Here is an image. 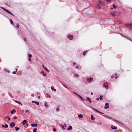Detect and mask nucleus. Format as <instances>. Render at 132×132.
<instances>
[{
    "instance_id": "f257e3e1",
    "label": "nucleus",
    "mask_w": 132,
    "mask_h": 132,
    "mask_svg": "<svg viewBox=\"0 0 132 132\" xmlns=\"http://www.w3.org/2000/svg\"><path fill=\"white\" fill-rule=\"evenodd\" d=\"M67 37L70 40H72L73 39V37L72 35H68Z\"/></svg>"
},
{
    "instance_id": "f03ea898",
    "label": "nucleus",
    "mask_w": 132,
    "mask_h": 132,
    "mask_svg": "<svg viewBox=\"0 0 132 132\" xmlns=\"http://www.w3.org/2000/svg\"><path fill=\"white\" fill-rule=\"evenodd\" d=\"M109 103H106L105 104V105L106 106H105L104 107V109H106L107 108H109Z\"/></svg>"
},
{
    "instance_id": "7ed1b4c3",
    "label": "nucleus",
    "mask_w": 132,
    "mask_h": 132,
    "mask_svg": "<svg viewBox=\"0 0 132 132\" xmlns=\"http://www.w3.org/2000/svg\"><path fill=\"white\" fill-rule=\"evenodd\" d=\"M125 26L128 28H130L132 27L131 24H125Z\"/></svg>"
},
{
    "instance_id": "20e7f679",
    "label": "nucleus",
    "mask_w": 132,
    "mask_h": 132,
    "mask_svg": "<svg viewBox=\"0 0 132 132\" xmlns=\"http://www.w3.org/2000/svg\"><path fill=\"white\" fill-rule=\"evenodd\" d=\"M10 126L11 128L14 127L15 126V124L13 122H12L10 125Z\"/></svg>"
},
{
    "instance_id": "39448f33",
    "label": "nucleus",
    "mask_w": 132,
    "mask_h": 132,
    "mask_svg": "<svg viewBox=\"0 0 132 132\" xmlns=\"http://www.w3.org/2000/svg\"><path fill=\"white\" fill-rule=\"evenodd\" d=\"M87 80L90 83L92 82V81H93V78L92 77H90L89 78H87Z\"/></svg>"
},
{
    "instance_id": "423d86ee",
    "label": "nucleus",
    "mask_w": 132,
    "mask_h": 132,
    "mask_svg": "<svg viewBox=\"0 0 132 132\" xmlns=\"http://www.w3.org/2000/svg\"><path fill=\"white\" fill-rule=\"evenodd\" d=\"M74 94H76L78 97H79L82 100H83V101H84L83 99V98L81 96L76 93H74Z\"/></svg>"
},
{
    "instance_id": "0eeeda50",
    "label": "nucleus",
    "mask_w": 132,
    "mask_h": 132,
    "mask_svg": "<svg viewBox=\"0 0 132 132\" xmlns=\"http://www.w3.org/2000/svg\"><path fill=\"white\" fill-rule=\"evenodd\" d=\"M107 83L106 82H105L103 85V86L104 87L106 88V89H108L109 88L108 87V84L105 85V84H107Z\"/></svg>"
},
{
    "instance_id": "6e6552de",
    "label": "nucleus",
    "mask_w": 132,
    "mask_h": 132,
    "mask_svg": "<svg viewBox=\"0 0 132 132\" xmlns=\"http://www.w3.org/2000/svg\"><path fill=\"white\" fill-rule=\"evenodd\" d=\"M99 3L101 5H105V3L103 1H100Z\"/></svg>"
},
{
    "instance_id": "1a4fd4ad",
    "label": "nucleus",
    "mask_w": 132,
    "mask_h": 132,
    "mask_svg": "<svg viewBox=\"0 0 132 132\" xmlns=\"http://www.w3.org/2000/svg\"><path fill=\"white\" fill-rule=\"evenodd\" d=\"M110 14L111 15L113 16H115L116 14V12H111L110 13Z\"/></svg>"
},
{
    "instance_id": "9d476101",
    "label": "nucleus",
    "mask_w": 132,
    "mask_h": 132,
    "mask_svg": "<svg viewBox=\"0 0 132 132\" xmlns=\"http://www.w3.org/2000/svg\"><path fill=\"white\" fill-rule=\"evenodd\" d=\"M27 121L26 120H24L22 122V123L23 125H25L26 124H27Z\"/></svg>"
},
{
    "instance_id": "9b49d317",
    "label": "nucleus",
    "mask_w": 132,
    "mask_h": 132,
    "mask_svg": "<svg viewBox=\"0 0 132 132\" xmlns=\"http://www.w3.org/2000/svg\"><path fill=\"white\" fill-rule=\"evenodd\" d=\"M111 128L112 129H117V127L112 125L111 126Z\"/></svg>"
},
{
    "instance_id": "f8f14e48",
    "label": "nucleus",
    "mask_w": 132,
    "mask_h": 132,
    "mask_svg": "<svg viewBox=\"0 0 132 132\" xmlns=\"http://www.w3.org/2000/svg\"><path fill=\"white\" fill-rule=\"evenodd\" d=\"M40 73L42 74H43V75L44 76H46V73H44L43 71L40 72Z\"/></svg>"
},
{
    "instance_id": "ddd939ff",
    "label": "nucleus",
    "mask_w": 132,
    "mask_h": 132,
    "mask_svg": "<svg viewBox=\"0 0 132 132\" xmlns=\"http://www.w3.org/2000/svg\"><path fill=\"white\" fill-rule=\"evenodd\" d=\"M5 11H6V12H7V13H9V14H10L13 15V16L14 15L13 14H12V13L11 12H10L9 11L6 10H5Z\"/></svg>"
},
{
    "instance_id": "4468645a",
    "label": "nucleus",
    "mask_w": 132,
    "mask_h": 132,
    "mask_svg": "<svg viewBox=\"0 0 132 132\" xmlns=\"http://www.w3.org/2000/svg\"><path fill=\"white\" fill-rule=\"evenodd\" d=\"M86 101H88L90 103H91L92 102V101L91 100L90 98L89 97H87L86 98Z\"/></svg>"
},
{
    "instance_id": "2eb2a0df",
    "label": "nucleus",
    "mask_w": 132,
    "mask_h": 132,
    "mask_svg": "<svg viewBox=\"0 0 132 132\" xmlns=\"http://www.w3.org/2000/svg\"><path fill=\"white\" fill-rule=\"evenodd\" d=\"M16 112V110L15 109H13L11 112V113L12 114L14 113H15Z\"/></svg>"
},
{
    "instance_id": "dca6fc26",
    "label": "nucleus",
    "mask_w": 132,
    "mask_h": 132,
    "mask_svg": "<svg viewBox=\"0 0 132 132\" xmlns=\"http://www.w3.org/2000/svg\"><path fill=\"white\" fill-rule=\"evenodd\" d=\"M46 96L47 98H51V96L48 94H47L46 95Z\"/></svg>"
},
{
    "instance_id": "f3484780",
    "label": "nucleus",
    "mask_w": 132,
    "mask_h": 132,
    "mask_svg": "<svg viewBox=\"0 0 132 132\" xmlns=\"http://www.w3.org/2000/svg\"><path fill=\"white\" fill-rule=\"evenodd\" d=\"M96 7L98 9H101V7L98 4H97L96 5Z\"/></svg>"
},
{
    "instance_id": "a211bd4d",
    "label": "nucleus",
    "mask_w": 132,
    "mask_h": 132,
    "mask_svg": "<svg viewBox=\"0 0 132 132\" xmlns=\"http://www.w3.org/2000/svg\"><path fill=\"white\" fill-rule=\"evenodd\" d=\"M16 103H17L18 104H20L21 106H22V105L21 103L20 102H19L18 101H16V100L14 101Z\"/></svg>"
},
{
    "instance_id": "6ab92c4d",
    "label": "nucleus",
    "mask_w": 132,
    "mask_h": 132,
    "mask_svg": "<svg viewBox=\"0 0 132 132\" xmlns=\"http://www.w3.org/2000/svg\"><path fill=\"white\" fill-rule=\"evenodd\" d=\"M37 124H31V126L32 127H34L35 126V127H36L37 126Z\"/></svg>"
},
{
    "instance_id": "aec40b11",
    "label": "nucleus",
    "mask_w": 132,
    "mask_h": 132,
    "mask_svg": "<svg viewBox=\"0 0 132 132\" xmlns=\"http://www.w3.org/2000/svg\"><path fill=\"white\" fill-rule=\"evenodd\" d=\"M72 129V126H69V127L67 129V130H70V129Z\"/></svg>"
},
{
    "instance_id": "412c9836",
    "label": "nucleus",
    "mask_w": 132,
    "mask_h": 132,
    "mask_svg": "<svg viewBox=\"0 0 132 132\" xmlns=\"http://www.w3.org/2000/svg\"><path fill=\"white\" fill-rule=\"evenodd\" d=\"M78 117L79 118H82L83 116L81 114H80L79 115H78Z\"/></svg>"
},
{
    "instance_id": "4be33fe9",
    "label": "nucleus",
    "mask_w": 132,
    "mask_h": 132,
    "mask_svg": "<svg viewBox=\"0 0 132 132\" xmlns=\"http://www.w3.org/2000/svg\"><path fill=\"white\" fill-rule=\"evenodd\" d=\"M51 89H52V90L54 91H56V89H54V87L53 86H52L51 87Z\"/></svg>"
},
{
    "instance_id": "5701e85b",
    "label": "nucleus",
    "mask_w": 132,
    "mask_h": 132,
    "mask_svg": "<svg viewBox=\"0 0 132 132\" xmlns=\"http://www.w3.org/2000/svg\"><path fill=\"white\" fill-rule=\"evenodd\" d=\"M15 130L16 131H18L20 129L18 127H15Z\"/></svg>"
},
{
    "instance_id": "b1692460",
    "label": "nucleus",
    "mask_w": 132,
    "mask_h": 132,
    "mask_svg": "<svg viewBox=\"0 0 132 132\" xmlns=\"http://www.w3.org/2000/svg\"><path fill=\"white\" fill-rule=\"evenodd\" d=\"M91 119L92 120H94L95 119V118H94L93 117V115H91Z\"/></svg>"
},
{
    "instance_id": "393cba45",
    "label": "nucleus",
    "mask_w": 132,
    "mask_h": 132,
    "mask_svg": "<svg viewBox=\"0 0 132 132\" xmlns=\"http://www.w3.org/2000/svg\"><path fill=\"white\" fill-rule=\"evenodd\" d=\"M44 106L46 107V108H47L48 107V105L46 103L45 104Z\"/></svg>"
},
{
    "instance_id": "a878e982",
    "label": "nucleus",
    "mask_w": 132,
    "mask_h": 132,
    "mask_svg": "<svg viewBox=\"0 0 132 132\" xmlns=\"http://www.w3.org/2000/svg\"><path fill=\"white\" fill-rule=\"evenodd\" d=\"M28 56L29 58H31L32 56V55L30 54H29Z\"/></svg>"
},
{
    "instance_id": "bb28decb",
    "label": "nucleus",
    "mask_w": 132,
    "mask_h": 132,
    "mask_svg": "<svg viewBox=\"0 0 132 132\" xmlns=\"http://www.w3.org/2000/svg\"><path fill=\"white\" fill-rule=\"evenodd\" d=\"M99 98L101 101L102 100H103V96L102 95H101Z\"/></svg>"
},
{
    "instance_id": "cd10ccee",
    "label": "nucleus",
    "mask_w": 132,
    "mask_h": 132,
    "mask_svg": "<svg viewBox=\"0 0 132 132\" xmlns=\"http://www.w3.org/2000/svg\"><path fill=\"white\" fill-rule=\"evenodd\" d=\"M62 84V85L64 86L65 88H67L68 89V88L65 85H64L63 84Z\"/></svg>"
},
{
    "instance_id": "c85d7f7f",
    "label": "nucleus",
    "mask_w": 132,
    "mask_h": 132,
    "mask_svg": "<svg viewBox=\"0 0 132 132\" xmlns=\"http://www.w3.org/2000/svg\"><path fill=\"white\" fill-rule=\"evenodd\" d=\"M87 51H84L83 53V55H86V53H87Z\"/></svg>"
},
{
    "instance_id": "c756f323",
    "label": "nucleus",
    "mask_w": 132,
    "mask_h": 132,
    "mask_svg": "<svg viewBox=\"0 0 132 132\" xmlns=\"http://www.w3.org/2000/svg\"><path fill=\"white\" fill-rule=\"evenodd\" d=\"M37 130V129L36 128H34L33 129V132H37L36 130Z\"/></svg>"
},
{
    "instance_id": "7c9ffc66",
    "label": "nucleus",
    "mask_w": 132,
    "mask_h": 132,
    "mask_svg": "<svg viewBox=\"0 0 132 132\" xmlns=\"http://www.w3.org/2000/svg\"><path fill=\"white\" fill-rule=\"evenodd\" d=\"M10 22L11 24H13V21L11 19H10Z\"/></svg>"
},
{
    "instance_id": "2f4dec72",
    "label": "nucleus",
    "mask_w": 132,
    "mask_h": 132,
    "mask_svg": "<svg viewBox=\"0 0 132 132\" xmlns=\"http://www.w3.org/2000/svg\"><path fill=\"white\" fill-rule=\"evenodd\" d=\"M112 6L113 8H114L115 9L116 8L117 6H116L114 4H113Z\"/></svg>"
},
{
    "instance_id": "473e14b6",
    "label": "nucleus",
    "mask_w": 132,
    "mask_h": 132,
    "mask_svg": "<svg viewBox=\"0 0 132 132\" xmlns=\"http://www.w3.org/2000/svg\"><path fill=\"white\" fill-rule=\"evenodd\" d=\"M8 127V125L7 124H6L4 126V128H7Z\"/></svg>"
},
{
    "instance_id": "72a5a7b5",
    "label": "nucleus",
    "mask_w": 132,
    "mask_h": 132,
    "mask_svg": "<svg viewBox=\"0 0 132 132\" xmlns=\"http://www.w3.org/2000/svg\"><path fill=\"white\" fill-rule=\"evenodd\" d=\"M44 69L48 72L49 71L47 68H46V67H45Z\"/></svg>"
},
{
    "instance_id": "f704fd0d",
    "label": "nucleus",
    "mask_w": 132,
    "mask_h": 132,
    "mask_svg": "<svg viewBox=\"0 0 132 132\" xmlns=\"http://www.w3.org/2000/svg\"><path fill=\"white\" fill-rule=\"evenodd\" d=\"M56 111L57 112H58L59 111V108H57L56 109Z\"/></svg>"
},
{
    "instance_id": "c9c22d12",
    "label": "nucleus",
    "mask_w": 132,
    "mask_h": 132,
    "mask_svg": "<svg viewBox=\"0 0 132 132\" xmlns=\"http://www.w3.org/2000/svg\"><path fill=\"white\" fill-rule=\"evenodd\" d=\"M16 25H17V26H16V27L17 28H19V24H18V23H17L16 24Z\"/></svg>"
},
{
    "instance_id": "e433bc0d",
    "label": "nucleus",
    "mask_w": 132,
    "mask_h": 132,
    "mask_svg": "<svg viewBox=\"0 0 132 132\" xmlns=\"http://www.w3.org/2000/svg\"><path fill=\"white\" fill-rule=\"evenodd\" d=\"M124 37H125L127 39H128L129 40H130V41H132V40H131V39H129V38H128L127 37H125V36H124Z\"/></svg>"
},
{
    "instance_id": "4c0bfd02",
    "label": "nucleus",
    "mask_w": 132,
    "mask_h": 132,
    "mask_svg": "<svg viewBox=\"0 0 132 132\" xmlns=\"http://www.w3.org/2000/svg\"><path fill=\"white\" fill-rule=\"evenodd\" d=\"M35 104L37 105H39V102H36Z\"/></svg>"
},
{
    "instance_id": "58836bf2",
    "label": "nucleus",
    "mask_w": 132,
    "mask_h": 132,
    "mask_svg": "<svg viewBox=\"0 0 132 132\" xmlns=\"http://www.w3.org/2000/svg\"><path fill=\"white\" fill-rule=\"evenodd\" d=\"M53 131H55L56 130V129L55 128L53 129Z\"/></svg>"
},
{
    "instance_id": "ea45409f",
    "label": "nucleus",
    "mask_w": 132,
    "mask_h": 132,
    "mask_svg": "<svg viewBox=\"0 0 132 132\" xmlns=\"http://www.w3.org/2000/svg\"><path fill=\"white\" fill-rule=\"evenodd\" d=\"M36 102V101H32V103H35Z\"/></svg>"
},
{
    "instance_id": "a19ab883",
    "label": "nucleus",
    "mask_w": 132,
    "mask_h": 132,
    "mask_svg": "<svg viewBox=\"0 0 132 132\" xmlns=\"http://www.w3.org/2000/svg\"><path fill=\"white\" fill-rule=\"evenodd\" d=\"M1 8L2 9H3V10H4L5 11V10H6V9H4L3 7H1Z\"/></svg>"
},
{
    "instance_id": "79ce46f5",
    "label": "nucleus",
    "mask_w": 132,
    "mask_h": 132,
    "mask_svg": "<svg viewBox=\"0 0 132 132\" xmlns=\"http://www.w3.org/2000/svg\"><path fill=\"white\" fill-rule=\"evenodd\" d=\"M62 128L63 129V130H64V126H62Z\"/></svg>"
},
{
    "instance_id": "37998d69",
    "label": "nucleus",
    "mask_w": 132,
    "mask_h": 132,
    "mask_svg": "<svg viewBox=\"0 0 132 132\" xmlns=\"http://www.w3.org/2000/svg\"><path fill=\"white\" fill-rule=\"evenodd\" d=\"M75 76L76 77H78V74H75Z\"/></svg>"
},
{
    "instance_id": "c03bdc74",
    "label": "nucleus",
    "mask_w": 132,
    "mask_h": 132,
    "mask_svg": "<svg viewBox=\"0 0 132 132\" xmlns=\"http://www.w3.org/2000/svg\"><path fill=\"white\" fill-rule=\"evenodd\" d=\"M16 71H14L12 73L13 74H15L16 73Z\"/></svg>"
},
{
    "instance_id": "a18cd8bd",
    "label": "nucleus",
    "mask_w": 132,
    "mask_h": 132,
    "mask_svg": "<svg viewBox=\"0 0 132 132\" xmlns=\"http://www.w3.org/2000/svg\"><path fill=\"white\" fill-rule=\"evenodd\" d=\"M17 118V117L16 116H14L13 117V119H16Z\"/></svg>"
},
{
    "instance_id": "49530a36",
    "label": "nucleus",
    "mask_w": 132,
    "mask_h": 132,
    "mask_svg": "<svg viewBox=\"0 0 132 132\" xmlns=\"http://www.w3.org/2000/svg\"><path fill=\"white\" fill-rule=\"evenodd\" d=\"M114 77V76L113 75H112L111 76V78H113Z\"/></svg>"
},
{
    "instance_id": "de8ad7c7",
    "label": "nucleus",
    "mask_w": 132,
    "mask_h": 132,
    "mask_svg": "<svg viewBox=\"0 0 132 132\" xmlns=\"http://www.w3.org/2000/svg\"><path fill=\"white\" fill-rule=\"evenodd\" d=\"M117 77H118V76L117 75L116 76H115V78L116 79H117Z\"/></svg>"
},
{
    "instance_id": "09e8293b",
    "label": "nucleus",
    "mask_w": 132,
    "mask_h": 132,
    "mask_svg": "<svg viewBox=\"0 0 132 132\" xmlns=\"http://www.w3.org/2000/svg\"><path fill=\"white\" fill-rule=\"evenodd\" d=\"M100 99L99 98H96V100L97 101H98Z\"/></svg>"
},
{
    "instance_id": "8fccbe9b",
    "label": "nucleus",
    "mask_w": 132,
    "mask_h": 132,
    "mask_svg": "<svg viewBox=\"0 0 132 132\" xmlns=\"http://www.w3.org/2000/svg\"><path fill=\"white\" fill-rule=\"evenodd\" d=\"M24 41L26 42V38H24Z\"/></svg>"
},
{
    "instance_id": "3c124183",
    "label": "nucleus",
    "mask_w": 132,
    "mask_h": 132,
    "mask_svg": "<svg viewBox=\"0 0 132 132\" xmlns=\"http://www.w3.org/2000/svg\"><path fill=\"white\" fill-rule=\"evenodd\" d=\"M90 107L91 108H92L93 110H94L95 108H93L92 106H90Z\"/></svg>"
},
{
    "instance_id": "603ef678",
    "label": "nucleus",
    "mask_w": 132,
    "mask_h": 132,
    "mask_svg": "<svg viewBox=\"0 0 132 132\" xmlns=\"http://www.w3.org/2000/svg\"><path fill=\"white\" fill-rule=\"evenodd\" d=\"M30 58H29L28 60L29 61H31V59Z\"/></svg>"
},
{
    "instance_id": "864d4df0",
    "label": "nucleus",
    "mask_w": 132,
    "mask_h": 132,
    "mask_svg": "<svg viewBox=\"0 0 132 132\" xmlns=\"http://www.w3.org/2000/svg\"><path fill=\"white\" fill-rule=\"evenodd\" d=\"M117 73H115V74H114V75H115V76H117Z\"/></svg>"
},
{
    "instance_id": "5fc2aeb1",
    "label": "nucleus",
    "mask_w": 132,
    "mask_h": 132,
    "mask_svg": "<svg viewBox=\"0 0 132 132\" xmlns=\"http://www.w3.org/2000/svg\"><path fill=\"white\" fill-rule=\"evenodd\" d=\"M31 96H32V97L34 96V95L33 94H32L31 95Z\"/></svg>"
},
{
    "instance_id": "6e6d98bb",
    "label": "nucleus",
    "mask_w": 132,
    "mask_h": 132,
    "mask_svg": "<svg viewBox=\"0 0 132 132\" xmlns=\"http://www.w3.org/2000/svg\"><path fill=\"white\" fill-rule=\"evenodd\" d=\"M4 126H5L4 125H2V127L3 128H4Z\"/></svg>"
},
{
    "instance_id": "4d7b16f0",
    "label": "nucleus",
    "mask_w": 132,
    "mask_h": 132,
    "mask_svg": "<svg viewBox=\"0 0 132 132\" xmlns=\"http://www.w3.org/2000/svg\"><path fill=\"white\" fill-rule=\"evenodd\" d=\"M95 111L97 112V109H94V110Z\"/></svg>"
},
{
    "instance_id": "13d9d810",
    "label": "nucleus",
    "mask_w": 132,
    "mask_h": 132,
    "mask_svg": "<svg viewBox=\"0 0 132 132\" xmlns=\"http://www.w3.org/2000/svg\"><path fill=\"white\" fill-rule=\"evenodd\" d=\"M42 66L43 67V68H44V69L45 68V67L44 66V65H42Z\"/></svg>"
},
{
    "instance_id": "bf43d9fd",
    "label": "nucleus",
    "mask_w": 132,
    "mask_h": 132,
    "mask_svg": "<svg viewBox=\"0 0 132 132\" xmlns=\"http://www.w3.org/2000/svg\"><path fill=\"white\" fill-rule=\"evenodd\" d=\"M37 98H38V99H39L40 98V96H38V97H37Z\"/></svg>"
},
{
    "instance_id": "052dcab7",
    "label": "nucleus",
    "mask_w": 132,
    "mask_h": 132,
    "mask_svg": "<svg viewBox=\"0 0 132 132\" xmlns=\"http://www.w3.org/2000/svg\"><path fill=\"white\" fill-rule=\"evenodd\" d=\"M64 126L66 127V123H65L64 124Z\"/></svg>"
},
{
    "instance_id": "680f3d73",
    "label": "nucleus",
    "mask_w": 132,
    "mask_h": 132,
    "mask_svg": "<svg viewBox=\"0 0 132 132\" xmlns=\"http://www.w3.org/2000/svg\"><path fill=\"white\" fill-rule=\"evenodd\" d=\"M102 116H104V117H107V116H105V115H102Z\"/></svg>"
},
{
    "instance_id": "e2e57ef3",
    "label": "nucleus",
    "mask_w": 132,
    "mask_h": 132,
    "mask_svg": "<svg viewBox=\"0 0 132 132\" xmlns=\"http://www.w3.org/2000/svg\"><path fill=\"white\" fill-rule=\"evenodd\" d=\"M97 112H98V113H101V112L98 111V110H97Z\"/></svg>"
},
{
    "instance_id": "0e129e2a",
    "label": "nucleus",
    "mask_w": 132,
    "mask_h": 132,
    "mask_svg": "<svg viewBox=\"0 0 132 132\" xmlns=\"http://www.w3.org/2000/svg\"><path fill=\"white\" fill-rule=\"evenodd\" d=\"M97 112H98V113H101V112L98 111V110H97Z\"/></svg>"
},
{
    "instance_id": "69168bd1",
    "label": "nucleus",
    "mask_w": 132,
    "mask_h": 132,
    "mask_svg": "<svg viewBox=\"0 0 132 132\" xmlns=\"http://www.w3.org/2000/svg\"><path fill=\"white\" fill-rule=\"evenodd\" d=\"M7 116H6V117H4V118L5 119H6V118H7Z\"/></svg>"
},
{
    "instance_id": "338daca9",
    "label": "nucleus",
    "mask_w": 132,
    "mask_h": 132,
    "mask_svg": "<svg viewBox=\"0 0 132 132\" xmlns=\"http://www.w3.org/2000/svg\"><path fill=\"white\" fill-rule=\"evenodd\" d=\"M8 119L9 120H10V117H8Z\"/></svg>"
},
{
    "instance_id": "774afa93",
    "label": "nucleus",
    "mask_w": 132,
    "mask_h": 132,
    "mask_svg": "<svg viewBox=\"0 0 132 132\" xmlns=\"http://www.w3.org/2000/svg\"><path fill=\"white\" fill-rule=\"evenodd\" d=\"M93 92H91V94H90L91 95H93Z\"/></svg>"
}]
</instances>
